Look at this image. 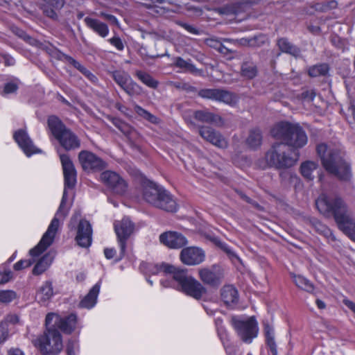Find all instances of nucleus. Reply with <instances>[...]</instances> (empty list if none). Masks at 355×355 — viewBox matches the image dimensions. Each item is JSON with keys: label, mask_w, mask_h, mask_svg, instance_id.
Returning a JSON list of instances; mask_svg holds the SVG:
<instances>
[{"label": "nucleus", "mask_w": 355, "mask_h": 355, "mask_svg": "<svg viewBox=\"0 0 355 355\" xmlns=\"http://www.w3.org/2000/svg\"><path fill=\"white\" fill-rule=\"evenodd\" d=\"M178 24L180 26L184 28L187 32H189L190 33H192L194 35L199 34V31L196 27L193 26L192 25H190L189 24L184 23V22H178Z\"/></svg>", "instance_id": "6e6d98bb"}, {"label": "nucleus", "mask_w": 355, "mask_h": 355, "mask_svg": "<svg viewBox=\"0 0 355 355\" xmlns=\"http://www.w3.org/2000/svg\"><path fill=\"white\" fill-rule=\"evenodd\" d=\"M18 89V85L16 83L11 81L5 84L3 95L10 94L15 92Z\"/></svg>", "instance_id": "8fccbe9b"}, {"label": "nucleus", "mask_w": 355, "mask_h": 355, "mask_svg": "<svg viewBox=\"0 0 355 355\" xmlns=\"http://www.w3.org/2000/svg\"><path fill=\"white\" fill-rule=\"evenodd\" d=\"M8 355H24V353L19 348H13L9 350Z\"/></svg>", "instance_id": "0e129e2a"}, {"label": "nucleus", "mask_w": 355, "mask_h": 355, "mask_svg": "<svg viewBox=\"0 0 355 355\" xmlns=\"http://www.w3.org/2000/svg\"><path fill=\"white\" fill-rule=\"evenodd\" d=\"M15 141L27 157H31L35 153H40L41 150L34 144L25 130H17L13 135Z\"/></svg>", "instance_id": "dca6fc26"}, {"label": "nucleus", "mask_w": 355, "mask_h": 355, "mask_svg": "<svg viewBox=\"0 0 355 355\" xmlns=\"http://www.w3.org/2000/svg\"><path fill=\"white\" fill-rule=\"evenodd\" d=\"M112 77L116 83L129 96L139 95L141 94V87L132 79L127 72L116 70L112 72Z\"/></svg>", "instance_id": "9b49d317"}, {"label": "nucleus", "mask_w": 355, "mask_h": 355, "mask_svg": "<svg viewBox=\"0 0 355 355\" xmlns=\"http://www.w3.org/2000/svg\"><path fill=\"white\" fill-rule=\"evenodd\" d=\"M239 5L237 3H232L224 6L217 9V12L220 15H236L239 12Z\"/></svg>", "instance_id": "79ce46f5"}, {"label": "nucleus", "mask_w": 355, "mask_h": 355, "mask_svg": "<svg viewBox=\"0 0 355 355\" xmlns=\"http://www.w3.org/2000/svg\"><path fill=\"white\" fill-rule=\"evenodd\" d=\"M136 76L146 86L153 89L157 87L158 81L154 79L150 74L141 71H137Z\"/></svg>", "instance_id": "e433bc0d"}, {"label": "nucleus", "mask_w": 355, "mask_h": 355, "mask_svg": "<svg viewBox=\"0 0 355 355\" xmlns=\"http://www.w3.org/2000/svg\"><path fill=\"white\" fill-rule=\"evenodd\" d=\"M45 15L52 19L57 18V13L55 10L51 8H46L44 10Z\"/></svg>", "instance_id": "052dcab7"}, {"label": "nucleus", "mask_w": 355, "mask_h": 355, "mask_svg": "<svg viewBox=\"0 0 355 355\" xmlns=\"http://www.w3.org/2000/svg\"><path fill=\"white\" fill-rule=\"evenodd\" d=\"M48 125L54 137L64 149L69 150L80 147V140L72 132L65 128L58 117L50 116L48 119Z\"/></svg>", "instance_id": "0eeeda50"}, {"label": "nucleus", "mask_w": 355, "mask_h": 355, "mask_svg": "<svg viewBox=\"0 0 355 355\" xmlns=\"http://www.w3.org/2000/svg\"><path fill=\"white\" fill-rule=\"evenodd\" d=\"M199 96L204 98H209L226 104H232L235 102L233 94L229 92L218 89H205L199 92Z\"/></svg>", "instance_id": "6ab92c4d"}, {"label": "nucleus", "mask_w": 355, "mask_h": 355, "mask_svg": "<svg viewBox=\"0 0 355 355\" xmlns=\"http://www.w3.org/2000/svg\"><path fill=\"white\" fill-rule=\"evenodd\" d=\"M84 22L87 28L101 37H106L109 35V28L107 25L100 20L87 17L84 19Z\"/></svg>", "instance_id": "4be33fe9"}, {"label": "nucleus", "mask_w": 355, "mask_h": 355, "mask_svg": "<svg viewBox=\"0 0 355 355\" xmlns=\"http://www.w3.org/2000/svg\"><path fill=\"white\" fill-rule=\"evenodd\" d=\"M134 110L135 112L140 116H142L143 118L147 119L148 121L152 123L156 122L157 118L154 115L150 114L149 112L142 108L141 106L136 105L135 106Z\"/></svg>", "instance_id": "c03bdc74"}, {"label": "nucleus", "mask_w": 355, "mask_h": 355, "mask_svg": "<svg viewBox=\"0 0 355 355\" xmlns=\"http://www.w3.org/2000/svg\"><path fill=\"white\" fill-rule=\"evenodd\" d=\"M221 298L227 305L236 303L239 298L237 290L231 285L223 286L221 290Z\"/></svg>", "instance_id": "a878e982"}, {"label": "nucleus", "mask_w": 355, "mask_h": 355, "mask_svg": "<svg viewBox=\"0 0 355 355\" xmlns=\"http://www.w3.org/2000/svg\"><path fill=\"white\" fill-rule=\"evenodd\" d=\"M315 204L318 211L325 217L334 216L338 228L355 241V221L341 198L322 194L316 200Z\"/></svg>", "instance_id": "f03ea898"}, {"label": "nucleus", "mask_w": 355, "mask_h": 355, "mask_svg": "<svg viewBox=\"0 0 355 355\" xmlns=\"http://www.w3.org/2000/svg\"><path fill=\"white\" fill-rule=\"evenodd\" d=\"M12 272L10 270L0 272V284L8 282L12 278Z\"/></svg>", "instance_id": "864d4df0"}, {"label": "nucleus", "mask_w": 355, "mask_h": 355, "mask_svg": "<svg viewBox=\"0 0 355 355\" xmlns=\"http://www.w3.org/2000/svg\"><path fill=\"white\" fill-rule=\"evenodd\" d=\"M174 65L178 68L182 69L186 71L193 73L198 72V69L191 63V60H185L181 57H177L174 60Z\"/></svg>", "instance_id": "c9c22d12"}, {"label": "nucleus", "mask_w": 355, "mask_h": 355, "mask_svg": "<svg viewBox=\"0 0 355 355\" xmlns=\"http://www.w3.org/2000/svg\"><path fill=\"white\" fill-rule=\"evenodd\" d=\"M303 96L304 98H307L309 101H313L315 93L313 91H307L304 93H303Z\"/></svg>", "instance_id": "680f3d73"}, {"label": "nucleus", "mask_w": 355, "mask_h": 355, "mask_svg": "<svg viewBox=\"0 0 355 355\" xmlns=\"http://www.w3.org/2000/svg\"><path fill=\"white\" fill-rule=\"evenodd\" d=\"M317 153L324 168L342 181H349L352 177L351 164L345 159L341 148L334 144H320Z\"/></svg>", "instance_id": "7ed1b4c3"}, {"label": "nucleus", "mask_w": 355, "mask_h": 355, "mask_svg": "<svg viewBox=\"0 0 355 355\" xmlns=\"http://www.w3.org/2000/svg\"><path fill=\"white\" fill-rule=\"evenodd\" d=\"M92 230L90 223L86 220L79 222L76 240L83 248L89 247L92 243Z\"/></svg>", "instance_id": "412c9836"}, {"label": "nucleus", "mask_w": 355, "mask_h": 355, "mask_svg": "<svg viewBox=\"0 0 355 355\" xmlns=\"http://www.w3.org/2000/svg\"><path fill=\"white\" fill-rule=\"evenodd\" d=\"M199 134L205 140L218 148H225L227 147L228 143L226 139L219 132L211 127H200Z\"/></svg>", "instance_id": "a211bd4d"}, {"label": "nucleus", "mask_w": 355, "mask_h": 355, "mask_svg": "<svg viewBox=\"0 0 355 355\" xmlns=\"http://www.w3.org/2000/svg\"><path fill=\"white\" fill-rule=\"evenodd\" d=\"M271 135L277 139H282L287 146L302 148L307 143L308 138L304 130L297 124L280 122L271 130Z\"/></svg>", "instance_id": "39448f33"}, {"label": "nucleus", "mask_w": 355, "mask_h": 355, "mask_svg": "<svg viewBox=\"0 0 355 355\" xmlns=\"http://www.w3.org/2000/svg\"><path fill=\"white\" fill-rule=\"evenodd\" d=\"M318 168V164L313 161H306L301 164L300 171L303 177L309 180L314 178L313 173Z\"/></svg>", "instance_id": "2f4dec72"}, {"label": "nucleus", "mask_w": 355, "mask_h": 355, "mask_svg": "<svg viewBox=\"0 0 355 355\" xmlns=\"http://www.w3.org/2000/svg\"><path fill=\"white\" fill-rule=\"evenodd\" d=\"M288 152V147L284 143L275 144L266 154L267 164L278 168L293 166L296 163L297 158L291 157Z\"/></svg>", "instance_id": "6e6552de"}, {"label": "nucleus", "mask_w": 355, "mask_h": 355, "mask_svg": "<svg viewBox=\"0 0 355 355\" xmlns=\"http://www.w3.org/2000/svg\"><path fill=\"white\" fill-rule=\"evenodd\" d=\"M108 42L114 46L118 51H123L124 49V44L119 36H114L108 40Z\"/></svg>", "instance_id": "3c124183"}, {"label": "nucleus", "mask_w": 355, "mask_h": 355, "mask_svg": "<svg viewBox=\"0 0 355 355\" xmlns=\"http://www.w3.org/2000/svg\"><path fill=\"white\" fill-rule=\"evenodd\" d=\"M60 158L64 180V188L60 205L38 244L30 250L29 254L32 257V259H21L15 263L13 268L16 271L30 267L34 263L35 258L39 257L53 243L60 226V220H63L69 213V207L66 206L67 190L73 189L76 185V171L72 161L67 155H60Z\"/></svg>", "instance_id": "f257e3e1"}, {"label": "nucleus", "mask_w": 355, "mask_h": 355, "mask_svg": "<svg viewBox=\"0 0 355 355\" xmlns=\"http://www.w3.org/2000/svg\"><path fill=\"white\" fill-rule=\"evenodd\" d=\"M107 17V19L106 20L109 21L112 24H114V25H116V26H119V20L117 19V18L112 15H109L108 16H106Z\"/></svg>", "instance_id": "e2e57ef3"}, {"label": "nucleus", "mask_w": 355, "mask_h": 355, "mask_svg": "<svg viewBox=\"0 0 355 355\" xmlns=\"http://www.w3.org/2000/svg\"><path fill=\"white\" fill-rule=\"evenodd\" d=\"M181 261L187 266L200 264L205 259L204 250L198 247H187L183 248L180 252Z\"/></svg>", "instance_id": "2eb2a0df"}, {"label": "nucleus", "mask_w": 355, "mask_h": 355, "mask_svg": "<svg viewBox=\"0 0 355 355\" xmlns=\"http://www.w3.org/2000/svg\"><path fill=\"white\" fill-rule=\"evenodd\" d=\"M75 345L76 344L73 342L69 341L67 343L66 349L67 355H76Z\"/></svg>", "instance_id": "13d9d810"}, {"label": "nucleus", "mask_w": 355, "mask_h": 355, "mask_svg": "<svg viewBox=\"0 0 355 355\" xmlns=\"http://www.w3.org/2000/svg\"><path fill=\"white\" fill-rule=\"evenodd\" d=\"M329 71L328 65L326 64H320L314 65L309 68V75L311 77L324 76Z\"/></svg>", "instance_id": "58836bf2"}, {"label": "nucleus", "mask_w": 355, "mask_h": 355, "mask_svg": "<svg viewBox=\"0 0 355 355\" xmlns=\"http://www.w3.org/2000/svg\"><path fill=\"white\" fill-rule=\"evenodd\" d=\"M194 117L199 121L211 123L218 126H221L224 123L223 119L220 116L207 111H196L194 113Z\"/></svg>", "instance_id": "b1692460"}, {"label": "nucleus", "mask_w": 355, "mask_h": 355, "mask_svg": "<svg viewBox=\"0 0 355 355\" xmlns=\"http://www.w3.org/2000/svg\"><path fill=\"white\" fill-rule=\"evenodd\" d=\"M153 4L155 3H163L167 0H150ZM148 8H153L154 11L159 15H163L166 12V9L164 7H160L155 5L146 4Z\"/></svg>", "instance_id": "09e8293b"}, {"label": "nucleus", "mask_w": 355, "mask_h": 355, "mask_svg": "<svg viewBox=\"0 0 355 355\" xmlns=\"http://www.w3.org/2000/svg\"><path fill=\"white\" fill-rule=\"evenodd\" d=\"M223 322L220 318L215 319V324L218 335L225 349L228 352L229 345L231 344L227 332L223 324Z\"/></svg>", "instance_id": "c85d7f7f"}, {"label": "nucleus", "mask_w": 355, "mask_h": 355, "mask_svg": "<svg viewBox=\"0 0 355 355\" xmlns=\"http://www.w3.org/2000/svg\"><path fill=\"white\" fill-rule=\"evenodd\" d=\"M168 263H162L160 264L148 263L146 266L148 272L151 275H157L160 272L165 274V268L168 266Z\"/></svg>", "instance_id": "37998d69"}, {"label": "nucleus", "mask_w": 355, "mask_h": 355, "mask_svg": "<svg viewBox=\"0 0 355 355\" xmlns=\"http://www.w3.org/2000/svg\"><path fill=\"white\" fill-rule=\"evenodd\" d=\"M53 295L52 284L50 282H44L37 293V298L40 302L49 300Z\"/></svg>", "instance_id": "7c9ffc66"}, {"label": "nucleus", "mask_w": 355, "mask_h": 355, "mask_svg": "<svg viewBox=\"0 0 355 355\" xmlns=\"http://www.w3.org/2000/svg\"><path fill=\"white\" fill-rule=\"evenodd\" d=\"M350 111L352 114L353 119L355 121V101H351Z\"/></svg>", "instance_id": "774afa93"}, {"label": "nucleus", "mask_w": 355, "mask_h": 355, "mask_svg": "<svg viewBox=\"0 0 355 355\" xmlns=\"http://www.w3.org/2000/svg\"><path fill=\"white\" fill-rule=\"evenodd\" d=\"M3 322H6V324L8 323L16 324L19 322V317L17 315H9Z\"/></svg>", "instance_id": "4d7b16f0"}, {"label": "nucleus", "mask_w": 355, "mask_h": 355, "mask_svg": "<svg viewBox=\"0 0 355 355\" xmlns=\"http://www.w3.org/2000/svg\"><path fill=\"white\" fill-rule=\"evenodd\" d=\"M101 288L100 282H97L89 291V293L80 301L79 306L81 308L90 309L93 308L97 302V297Z\"/></svg>", "instance_id": "5701e85b"}, {"label": "nucleus", "mask_w": 355, "mask_h": 355, "mask_svg": "<svg viewBox=\"0 0 355 355\" xmlns=\"http://www.w3.org/2000/svg\"><path fill=\"white\" fill-rule=\"evenodd\" d=\"M230 322L238 336L245 343H251L258 335V324L254 317L233 316Z\"/></svg>", "instance_id": "1a4fd4ad"}, {"label": "nucleus", "mask_w": 355, "mask_h": 355, "mask_svg": "<svg viewBox=\"0 0 355 355\" xmlns=\"http://www.w3.org/2000/svg\"><path fill=\"white\" fill-rule=\"evenodd\" d=\"M277 44L279 50L283 53H288L295 58L300 55V49L291 43L286 38L282 37L279 39Z\"/></svg>", "instance_id": "bb28decb"}, {"label": "nucleus", "mask_w": 355, "mask_h": 355, "mask_svg": "<svg viewBox=\"0 0 355 355\" xmlns=\"http://www.w3.org/2000/svg\"><path fill=\"white\" fill-rule=\"evenodd\" d=\"M164 196L159 198L157 200L160 201L164 207H157V208L164 209L166 211H175L177 210V204L171 195L164 189H163Z\"/></svg>", "instance_id": "cd10ccee"}, {"label": "nucleus", "mask_w": 355, "mask_h": 355, "mask_svg": "<svg viewBox=\"0 0 355 355\" xmlns=\"http://www.w3.org/2000/svg\"><path fill=\"white\" fill-rule=\"evenodd\" d=\"M165 275L172 277V280H161L164 287H173L187 295L200 299L205 293V287L193 277L187 275V270L177 268L169 264L165 268Z\"/></svg>", "instance_id": "20e7f679"}, {"label": "nucleus", "mask_w": 355, "mask_h": 355, "mask_svg": "<svg viewBox=\"0 0 355 355\" xmlns=\"http://www.w3.org/2000/svg\"><path fill=\"white\" fill-rule=\"evenodd\" d=\"M163 189V187L153 182H146L143 190L144 200L154 207H164L160 201L157 200L159 198L164 196Z\"/></svg>", "instance_id": "f3484780"}, {"label": "nucleus", "mask_w": 355, "mask_h": 355, "mask_svg": "<svg viewBox=\"0 0 355 355\" xmlns=\"http://www.w3.org/2000/svg\"><path fill=\"white\" fill-rule=\"evenodd\" d=\"M32 343L42 355H58L63 349L62 336L56 329L49 328Z\"/></svg>", "instance_id": "423d86ee"}, {"label": "nucleus", "mask_w": 355, "mask_h": 355, "mask_svg": "<svg viewBox=\"0 0 355 355\" xmlns=\"http://www.w3.org/2000/svg\"><path fill=\"white\" fill-rule=\"evenodd\" d=\"M264 332L267 345L272 355H277V346L274 340V331L268 324H264Z\"/></svg>", "instance_id": "72a5a7b5"}, {"label": "nucleus", "mask_w": 355, "mask_h": 355, "mask_svg": "<svg viewBox=\"0 0 355 355\" xmlns=\"http://www.w3.org/2000/svg\"><path fill=\"white\" fill-rule=\"evenodd\" d=\"M52 261L53 257L50 254L44 255L34 266L33 275H38L43 273L50 266Z\"/></svg>", "instance_id": "c756f323"}, {"label": "nucleus", "mask_w": 355, "mask_h": 355, "mask_svg": "<svg viewBox=\"0 0 355 355\" xmlns=\"http://www.w3.org/2000/svg\"><path fill=\"white\" fill-rule=\"evenodd\" d=\"M160 242L169 248L178 249L187 244V240L182 234L166 232L159 236Z\"/></svg>", "instance_id": "aec40b11"}, {"label": "nucleus", "mask_w": 355, "mask_h": 355, "mask_svg": "<svg viewBox=\"0 0 355 355\" xmlns=\"http://www.w3.org/2000/svg\"><path fill=\"white\" fill-rule=\"evenodd\" d=\"M344 304L350 309L352 310L354 314H355V303L350 301V300H344Z\"/></svg>", "instance_id": "69168bd1"}, {"label": "nucleus", "mask_w": 355, "mask_h": 355, "mask_svg": "<svg viewBox=\"0 0 355 355\" xmlns=\"http://www.w3.org/2000/svg\"><path fill=\"white\" fill-rule=\"evenodd\" d=\"M8 336V330L6 322H0V343L5 341Z\"/></svg>", "instance_id": "603ef678"}, {"label": "nucleus", "mask_w": 355, "mask_h": 355, "mask_svg": "<svg viewBox=\"0 0 355 355\" xmlns=\"http://www.w3.org/2000/svg\"><path fill=\"white\" fill-rule=\"evenodd\" d=\"M60 321V316L54 313H49L46 315L45 319V324L46 326V330L50 329H55V327L59 328V324Z\"/></svg>", "instance_id": "a19ab883"}, {"label": "nucleus", "mask_w": 355, "mask_h": 355, "mask_svg": "<svg viewBox=\"0 0 355 355\" xmlns=\"http://www.w3.org/2000/svg\"><path fill=\"white\" fill-rule=\"evenodd\" d=\"M295 285L307 292L312 293L314 290L313 284L306 278L301 275H293V276Z\"/></svg>", "instance_id": "f704fd0d"}, {"label": "nucleus", "mask_w": 355, "mask_h": 355, "mask_svg": "<svg viewBox=\"0 0 355 355\" xmlns=\"http://www.w3.org/2000/svg\"><path fill=\"white\" fill-rule=\"evenodd\" d=\"M313 226L315 230L319 232L320 234L324 235L326 237H328L331 235V232L330 229L327 227L325 225L322 224L320 221H315L313 223Z\"/></svg>", "instance_id": "a18cd8bd"}, {"label": "nucleus", "mask_w": 355, "mask_h": 355, "mask_svg": "<svg viewBox=\"0 0 355 355\" xmlns=\"http://www.w3.org/2000/svg\"><path fill=\"white\" fill-rule=\"evenodd\" d=\"M242 75L249 79L257 76V70L256 66L252 63L245 62L241 67Z\"/></svg>", "instance_id": "ea45409f"}, {"label": "nucleus", "mask_w": 355, "mask_h": 355, "mask_svg": "<svg viewBox=\"0 0 355 355\" xmlns=\"http://www.w3.org/2000/svg\"><path fill=\"white\" fill-rule=\"evenodd\" d=\"M101 180L114 193L123 194L127 189L125 181L116 172L105 171L101 174Z\"/></svg>", "instance_id": "4468645a"}, {"label": "nucleus", "mask_w": 355, "mask_h": 355, "mask_svg": "<svg viewBox=\"0 0 355 355\" xmlns=\"http://www.w3.org/2000/svg\"><path fill=\"white\" fill-rule=\"evenodd\" d=\"M78 327V322L77 315L74 313H71L67 317L61 318L59 324V329L63 332L71 334L76 328Z\"/></svg>", "instance_id": "393cba45"}, {"label": "nucleus", "mask_w": 355, "mask_h": 355, "mask_svg": "<svg viewBox=\"0 0 355 355\" xmlns=\"http://www.w3.org/2000/svg\"><path fill=\"white\" fill-rule=\"evenodd\" d=\"M114 231L120 248V257L122 258L125 252L126 241L134 231V224L128 218L125 217L114 223Z\"/></svg>", "instance_id": "9d476101"}, {"label": "nucleus", "mask_w": 355, "mask_h": 355, "mask_svg": "<svg viewBox=\"0 0 355 355\" xmlns=\"http://www.w3.org/2000/svg\"><path fill=\"white\" fill-rule=\"evenodd\" d=\"M116 254V250L114 248H105L104 250V254L107 259H112Z\"/></svg>", "instance_id": "bf43d9fd"}, {"label": "nucleus", "mask_w": 355, "mask_h": 355, "mask_svg": "<svg viewBox=\"0 0 355 355\" xmlns=\"http://www.w3.org/2000/svg\"><path fill=\"white\" fill-rule=\"evenodd\" d=\"M261 141V132L259 129L255 128L250 130L246 139V144L251 148H257L260 146Z\"/></svg>", "instance_id": "473e14b6"}, {"label": "nucleus", "mask_w": 355, "mask_h": 355, "mask_svg": "<svg viewBox=\"0 0 355 355\" xmlns=\"http://www.w3.org/2000/svg\"><path fill=\"white\" fill-rule=\"evenodd\" d=\"M69 62L77 69H78L83 75H85L90 81L92 83H96L97 81V78L95 75L91 73L88 69H87L84 66H83L80 62L74 60L73 58L69 57L68 59Z\"/></svg>", "instance_id": "4c0bfd02"}, {"label": "nucleus", "mask_w": 355, "mask_h": 355, "mask_svg": "<svg viewBox=\"0 0 355 355\" xmlns=\"http://www.w3.org/2000/svg\"><path fill=\"white\" fill-rule=\"evenodd\" d=\"M225 41L236 46H252L254 44V40L244 37L239 40L225 39Z\"/></svg>", "instance_id": "49530a36"}, {"label": "nucleus", "mask_w": 355, "mask_h": 355, "mask_svg": "<svg viewBox=\"0 0 355 355\" xmlns=\"http://www.w3.org/2000/svg\"><path fill=\"white\" fill-rule=\"evenodd\" d=\"M46 1L50 6L53 7L55 10L61 9L64 4V0H44Z\"/></svg>", "instance_id": "5fc2aeb1"}, {"label": "nucleus", "mask_w": 355, "mask_h": 355, "mask_svg": "<svg viewBox=\"0 0 355 355\" xmlns=\"http://www.w3.org/2000/svg\"><path fill=\"white\" fill-rule=\"evenodd\" d=\"M200 280L207 285L218 286L223 277V274L219 266L214 265L211 267H204L198 270Z\"/></svg>", "instance_id": "ddd939ff"}, {"label": "nucleus", "mask_w": 355, "mask_h": 355, "mask_svg": "<svg viewBox=\"0 0 355 355\" xmlns=\"http://www.w3.org/2000/svg\"><path fill=\"white\" fill-rule=\"evenodd\" d=\"M78 160L85 171H102L107 167L104 160L88 150L80 151Z\"/></svg>", "instance_id": "f8f14e48"}, {"label": "nucleus", "mask_w": 355, "mask_h": 355, "mask_svg": "<svg viewBox=\"0 0 355 355\" xmlns=\"http://www.w3.org/2000/svg\"><path fill=\"white\" fill-rule=\"evenodd\" d=\"M15 297V293L11 291H0V303H9Z\"/></svg>", "instance_id": "de8ad7c7"}, {"label": "nucleus", "mask_w": 355, "mask_h": 355, "mask_svg": "<svg viewBox=\"0 0 355 355\" xmlns=\"http://www.w3.org/2000/svg\"><path fill=\"white\" fill-rule=\"evenodd\" d=\"M336 3L334 1L328 2L326 5L324 6V8H322V10L325 11L328 10L329 8H333L336 7Z\"/></svg>", "instance_id": "338daca9"}]
</instances>
